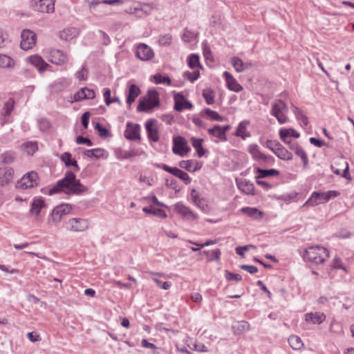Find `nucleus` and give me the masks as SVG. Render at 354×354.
Returning a JSON list of instances; mask_svg holds the SVG:
<instances>
[{
  "label": "nucleus",
  "mask_w": 354,
  "mask_h": 354,
  "mask_svg": "<svg viewBox=\"0 0 354 354\" xmlns=\"http://www.w3.org/2000/svg\"><path fill=\"white\" fill-rule=\"evenodd\" d=\"M154 82L156 84H166L167 85H170L171 83V80L169 76H164L160 73H157L153 76Z\"/></svg>",
  "instance_id": "49"
},
{
  "label": "nucleus",
  "mask_w": 354,
  "mask_h": 354,
  "mask_svg": "<svg viewBox=\"0 0 354 354\" xmlns=\"http://www.w3.org/2000/svg\"><path fill=\"white\" fill-rule=\"evenodd\" d=\"M95 97V94L93 89L84 87L80 88L76 93L74 94L73 100L71 102H80L86 99H93Z\"/></svg>",
  "instance_id": "17"
},
{
  "label": "nucleus",
  "mask_w": 354,
  "mask_h": 354,
  "mask_svg": "<svg viewBox=\"0 0 354 354\" xmlns=\"http://www.w3.org/2000/svg\"><path fill=\"white\" fill-rule=\"evenodd\" d=\"M326 317L324 313H308L305 315V321L307 322H310L313 324H320L326 320Z\"/></svg>",
  "instance_id": "23"
},
{
  "label": "nucleus",
  "mask_w": 354,
  "mask_h": 354,
  "mask_svg": "<svg viewBox=\"0 0 354 354\" xmlns=\"http://www.w3.org/2000/svg\"><path fill=\"white\" fill-rule=\"evenodd\" d=\"M94 128L96 131H97L99 136L101 138H106L109 136V130L102 126L99 122H96L94 125Z\"/></svg>",
  "instance_id": "55"
},
{
  "label": "nucleus",
  "mask_w": 354,
  "mask_h": 354,
  "mask_svg": "<svg viewBox=\"0 0 354 354\" xmlns=\"http://www.w3.org/2000/svg\"><path fill=\"white\" fill-rule=\"evenodd\" d=\"M340 193L338 191L335 190H330L326 192H314L304 203V206H316L319 203L328 202L331 198H335Z\"/></svg>",
  "instance_id": "3"
},
{
  "label": "nucleus",
  "mask_w": 354,
  "mask_h": 354,
  "mask_svg": "<svg viewBox=\"0 0 354 354\" xmlns=\"http://www.w3.org/2000/svg\"><path fill=\"white\" fill-rule=\"evenodd\" d=\"M225 277L227 281H241L242 280V277L239 274L233 273L229 270L225 271Z\"/></svg>",
  "instance_id": "58"
},
{
  "label": "nucleus",
  "mask_w": 354,
  "mask_h": 354,
  "mask_svg": "<svg viewBox=\"0 0 354 354\" xmlns=\"http://www.w3.org/2000/svg\"><path fill=\"white\" fill-rule=\"evenodd\" d=\"M154 122V120H147L145 123V128L149 140L156 142L159 140V133L158 129L153 127Z\"/></svg>",
  "instance_id": "21"
},
{
  "label": "nucleus",
  "mask_w": 354,
  "mask_h": 354,
  "mask_svg": "<svg viewBox=\"0 0 354 354\" xmlns=\"http://www.w3.org/2000/svg\"><path fill=\"white\" fill-rule=\"evenodd\" d=\"M231 64L234 68L235 71L239 73L243 72L248 68L246 64H244L243 61L237 57H233L231 59Z\"/></svg>",
  "instance_id": "41"
},
{
  "label": "nucleus",
  "mask_w": 354,
  "mask_h": 354,
  "mask_svg": "<svg viewBox=\"0 0 354 354\" xmlns=\"http://www.w3.org/2000/svg\"><path fill=\"white\" fill-rule=\"evenodd\" d=\"M158 167L162 169L165 171L170 173L171 174L174 175L176 177L180 169L177 167H171L166 164H160L158 165Z\"/></svg>",
  "instance_id": "59"
},
{
  "label": "nucleus",
  "mask_w": 354,
  "mask_h": 354,
  "mask_svg": "<svg viewBox=\"0 0 354 354\" xmlns=\"http://www.w3.org/2000/svg\"><path fill=\"white\" fill-rule=\"evenodd\" d=\"M248 151L252 155V158L261 165H272L274 162V157L261 153L256 144L250 145Z\"/></svg>",
  "instance_id": "6"
},
{
  "label": "nucleus",
  "mask_w": 354,
  "mask_h": 354,
  "mask_svg": "<svg viewBox=\"0 0 354 354\" xmlns=\"http://www.w3.org/2000/svg\"><path fill=\"white\" fill-rule=\"evenodd\" d=\"M288 343L290 346L292 347V348L294 350H299L304 346V344L301 338L297 335H291L288 338Z\"/></svg>",
  "instance_id": "43"
},
{
  "label": "nucleus",
  "mask_w": 354,
  "mask_h": 354,
  "mask_svg": "<svg viewBox=\"0 0 354 354\" xmlns=\"http://www.w3.org/2000/svg\"><path fill=\"white\" fill-rule=\"evenodd\" d=\"M232 328L235 335L242 334L250 330V324L246 321L236 322Z\"/></svg>",
  "instance_id": "32"
},
{
  "label": "nucleus",
  "mask_w": 354,
  "mask_h": 354,
  "mask_svg": "<svg viewBox=\"0 0 354 354\" xmlns=\"http://www.w3.org/2000/svg\"><path fill=\"white\" fill-rule=\"evenodd\" d=\"M241 212L255 220L261 219L263 215V213L256 207H244L241 209Z\"/></svg>",
  "instance_id": "29"
},
{
  "label": "nucleus",
  "mask_w": 354,
  "mask_h": 354,
  "mask_svg": "<svg viewBox=\"0 0 354 354\" xmlns=\"http://www.w3.org/2000/svg\"><path fill=\"white\" fill-rule=\"evenodd\" d=\"M60 160L64 163L65 166L67 168L71 167H73L75 169V171H80V167L77 164V162L75 159L72 158V155L69 152H64L60 156Z\"/></svg>",
  "instance_id": "24"
},
{
  "label": "nucleus",
  "mask_w": 354,
  "mask_h": 354,
  "mask_svg": "<svg viewBox=\"0 0 354 354\" xmlns=\"http://www.w3.org/2000/svg\"><path fill=\"white\" fill-rule=\"evenodd\" d=\"M197 35L198 33H196L186 28L184 30L182 39L186 42H189L196 38Z\"/></svg>",
  "instance_id": "52"
},
{
  "label": "nucleus",
  "mask_w": 354,
  "mask_h": 354,
  "mask_svg": "<svg viewBox=\"0 0 354 354\" xmlns=\"http://www.w3.org/2000/svg\"><path fill=\"white\" fill-rule=\"evenodd\" d=\"M104 153V149L101 148H95L92 149H85L84 154L88 158H99L103 157Z\"/></svg>",
  "instance_id": "39"
},
{
  "label": "nucleus",
  "mask_w": 354,
  "mask_h": 354,
  "mask_svg": "<svg viewBox=\"0 0 354 354\" xmlns=\"http://www.w3.org/2000/svg\"><path fill=\"white\" fill-rule=\"evenodd\" d=\"M136 57L142 61H148L154 56L153 50L145 44H140L136 50Z\"/></svg>",
  "instance_id": "14"
},
{
  "label": "nucleus",
  "mask_w": 354,
  "mask_h": 354,
  "mask_svg": "<svg viewBox=\"0 0 354 354\" xmlns=\"http://www.w3.org/2000/svg\"><path fill=\"white\" fill-rule=\"evenodd\" d=\"M142 211L146 214H153L160 218H165L167 217V213L161 209H151L146 207L142 209Z\"/></svg>",
  "instance_id": "47"
},
{
  "label": "nucleus",
  "mask_w": 354,
  "mask_h": 354,
  "mask_svg": "<svg viewBox=\"0 0 354 354\" xmlns=\"http://www.w3.org/2000/svg\"><path fill=\"white\" fill-rule=\"evenodd\" d=\"M79 34L78 30L74 27L64 29L60 32V38L64 40H71Z\"/></svg>",
  "instance_id": "34"
},
{
  "label": "nucleus",
  "mask_w": 354,
  "mask_h": 354,
  "mask_svg": "<svg viewBox=\"0 0 354 354\" xmlns=\"http://www.w3.org/2000/svg\"><path fill=\"white\" fill-rule=\"evenodd\" d=\"M288 111L287 104L282 100H277L272 104L270 113L275 117L281 124L287 123L288 118L286 113Z\"/></svg>",
  "instance_id": "4"
},
{
  "label": "nucleus",
  "mask_w": 354,
  "mask_h": 354,
  "mask_svg": "<svg viewBox=\"0 0 354 354\" xmlns=\"http://www.w3.org/2000/svg\"><path fill=\"white\" fill-rule=\"evenodd\" d=\"M14 65L15 61L12 58L4 54L0 55V68H10Z\"/></svg>",
  "instance_id": "45"
},
{
  "label": "nucleus",
  "mask_w": 354,
  "mask_h": 354,
  "mask_svg": "<svg viewBox=\"0 0 354 354\" xmlns=\"http://www.w3.org/2000/svg\"><path fill=\"white\" fill-rule=\"evenodd\" d=\"M24 147L29 154H32L38 149L37 143L33 142H26L24 144Z\"/></svg>",
  "instance_id": "61"
},
{
  "label": "nucleus",
  "mask_w": 354,
  "mask_h": 354,
  "mask_svg": "<svg viewBox=\"0 0 354 354\" xmlns=\"http://www.w3.org/2000/svg\"><path fill=\"white\" fill-rule=\"evenodd\" d=\"M124 136L128 140H140L141 139L140 124L128 122L124 133Z\"/></svg>",
  "instance_id": "12"
},
{
  "label": "nucleus",
  "mask_w": 354,
  "mask_h": 354,
  "mask_svg": "<svg viewBox=\"0 0 354 354\" xmlns=\"http://www.w3.org/2000/svg\"><path fill=\"white\" fill-rule=\"evenodd\" d=\"M172 151L174 154L180 156H185L190 151V147L187 145L186 139L183 136H177L173 140Z\"/></svg>",
  "instance_id": "8"
},
{
  "label": "nucleus",
  "mask_w": 354,
  "mask_h": 354,
  "mask_svg": "<svg viewBox=\"0 0 354 354\" xmlns=\"http://www.w3.org/2000/svg\"><path fill=\"white\" fill-rule=\"evenodd\" d=\"M14 100L11 98H10L4 104V106H3V113H2V115L4 116V117H6V116H9L10 115V113H12V111H13L14 109Z\"/></svg>",
  "instance_id": "50"
},
{
  "label": "nucleus",
  "mask_w": 354,
  "mask_h": 354,
  "mask_svg": "<svg viewBox=\"0 0 354 354\" xmlns=\"http://www.w3.org/2000/svg\"><path fill=\"white\" fill-rule=\"evenodd\" d=\"M71 84V81L65 77H62L54 82L51 85V91L59 93L67 88Z\"/></svg>",
  "instance_id": "22"
},
{
  "label": "nucleus",
  "mask_w": 354,
  "mask_h": 354,
  "mask_svg": "<svg viewBox=\"0 0 354 354\" xmlns=\"http://www.w3.org/2000/svg\"><path fill=\"white\" fill-rule=\"evenodd\" d=\"M288 130H279V137L280 139L288 146L289 149L294 151L299 147V145L297 141H293L291 138H288Z\"/></svg>",
  "instance_id": "27"
},
{
  "label": "nucleus",
  "mask_w": 354,
  "mask_h": 354,
  "mask_svg": "<svg viewBox=\"0 0 354 354\" xmlns=\"http://www.w3.org/2000/svg\"><path fill=\"white\" fill-rule=\"evenodd\" d=\"M201 113L207 115L211 120L215 121L222 122L224 119L223 117L220 115L216 111H212L209 108L203 109Z\"/></svg>",
  "instance_id": "44"
},
{
  "label": "nucleus",
  "mask_w": 354,
  "mask_h": 354,
  "mask_svg": "<svg viewBox=\"0 0 354 354\" xmlns=\"http://www.w3.org/2000/svg\"><path fill=\"white\" fill-rule=\"evenodd\" d=\"M174 109L176 111L181 112L184 109H192L194 107L192 103L185 99L181 93H176L174 95Z\"/></svg>",
  "instance_id": "13"
},
{
  "label": "nucleus",
  "mask_w": 354,
  "mask_h": 354,
  "mask_svg": "<svg viewBox=\"0 0 354 354\" xmlns=\"http://www.w3.org/2000/svg\"><path fill=\"white\" fill-rule=\"evenodd\" d=\"M292 111L295 115L297 120L301 121L304 124V125L307 126L308 124L307 116L305 115L302 111L297 106L292 105Z\"/></svg>",
  "instance_id": "46"
},
{
  "label": "nucleus",
  "mask_w": 354,
  "mask_h": 354,
  "mask_svg": "<svg viewBox=\"0 0 354 354\" xmlns=\"http://www.w3.org/2000/svg\"><path fill=\"white\" fill-rule=\"evenodd\" d=\"M294 152L297 156L301 158L304 166L306 167L308 163V158L306 151L299 145V147H297V149L294 151Z\"/></svg>",
  "instance_id": "51"
},
{
  "label": "nucleus",
  "mask_w": 354,
  "mask_h": 354,
  "mask_svg": "<svg viewBox=\"0 0 354 354\" xmlns=\"http://www.w3.org/2000/svg\"><path fill=\"white\" fill-rule=\"evenodd\" d=\"M172 36L170 34L160 35L158 44L160 46H169L171 43Z\"/></svg>",
  "instance_id": "57"
},
{
  "label": "nucleus",
  "mask_w": 354,
  "mask_h": 354,
  "mask_svg": "<svg viewBox=\"0 0 354 354\" xmlns=\"http://www.w3.org/2000/svg\"><path fill=\"white\" fill-rule=\"evenodd\" d=\"M203 54L205 59L214 62V58L212 54L210 47L208 46L207 41H204L202 43Z\"/></svg>",
  "instance_id": "48"
},
{
  "label": "nucleus",
  "mask_w": 354,
  "mask_h": 354,
  "mask_svg": "<svg viewBox=\"0 0 354 354\" xmlns=\"http://www.w3.org/2000/svg\"><path fill=\"white\" fill-rule=\"evenodd\" d=\"M10 42L8 34L0 29V48L7 47Z\"/></svg>",
  "instance_id": "53"
},
{
  "label": "nucleus",
  "mask_w": 354,
  "mask_h": 354,
  "mask_svg": "<svg viewBox=\"0 0 354 354\" xmlns=\"http://www.w3.org/2000/svg\"><path fill=\"white\" fill-rule=\"evenodd\" d=\"M147 95L149 97V100L146 98L140 100L137 106V111L138 112H147L160 105L158 91L156 90H149Z\"/></svg>",
  "instance_id": "5"
},
{
  "label": "nucleus",
  "mask_w": 354,
  "mask_h": 354,
  "mask_svg": "<svg viewBox=\"0 0 354 354\" xmlns=\"http://www.w3.org/2000/svg\"><path fill=\"white\" fill-rule=\"evenodd\" d=\"M15 171L12 167L0 168V187L10 184L13 178Z\"/></svg>",
  "instance_id": "16"
},
{
  "label": "nucleus",
  "mask_w": 354,
  "mask_h": 354,
  "mask_svg": "<svg viewBox=\"0 0 354 354\" xmlns=\"http://www.w3.org/2000/svg\"><path fill=\"white\" fill-rule=\"evenodd\" d=\"M190 195L193 203L200 209L205 210L207 207L205 198L201 197L200 194L195 189L191 190Z\"/></svg>",
  "instance_id": "31"
},
{
  "label": "nucleus",
  "mask_w": 354,
  "mask_h": 354,
  "mask_svg": "<svg viewBox=\"0 0 354 354\" xmlns=\"http://www.w3.org/2000/svg\"><path fill=\"white\" fill-rule=\"evenodd\" d=\"M203 254H205L208 261H212L216 260L218 261L221 258V252L218 248L212 250H204Z\"/></svg>",
  "instance_id": "42"
},
{
  "label": "nucleus",
  "mask_w": 354,
  "mask_h": 354,
  "mask_svg": "<svg viewBox=\"0 0 354 354\" xmlns=\"http://www.w3.org/2000/svg\"><path fill=\"white\" fill-rule=\"evenodd\" d=\"M274 154L281 160H290L292 159V154L288 151L281 144L274 151Z\"/></svg>",
  "instance_id": "36"
},
{
  "label": "nucleus",
  "mask_w": 354,
  "mask_h": 354,
  "mask_svg": "<svg viewBox=\"0 0 354 354\" xmlns=\"http://www.w3.org/2000/svg\"><path fill=\"white\" fill-rule=\"evenodd\" d=\"M175 211L187 218L195 220L197 218V215L194 214L188 207L183 205L182 203L178 202L174 205Z\"/></svg>",
  "instance_id": "20"
},
{
  "label": "nucleus",
  "mask_w": 354,
  "mask_h": 354,
  "mask_svg": "<svg viewBox=\"0 0 354 354\" xmlns=\"http://www.w3.org/2000/svg\"><path fill=\"white\" fill-rule=\"evenodd\" d=\"M48 61L57 65H62L66 62V55L60 50L54 49L50 52Z\"/></svg>",
  "instance_id": "18"
},
{
  "label": "nucleus",
  "mask_w": 354,
  "mask_h": 354,
  "mask_svg": "<svg viewBox=\"0 0 354 354\" xmlns=\"http://www.w3.org/2000/svg\"><path fill=\"white\" fill-rule=\"evenodd\" d=\"M140 93L141 91L136 84H131L127 95V104L130 106Z\"/></svg>",
  "instance_id": "25"
},
{
  "label": "nucleus",
  "mask_w": 354,
  "mask_h": 354,
  "mask_svg": "<svg viewBox=\"0 0 354 354\" xmlns=\"http://www.w3.org/2000/svg\"><path fill=\"white\" fill-rule=\"evenodd\" d=\"M183 77L189 80L191 82H194L200 77V73L198 71H195L194 72L186 71L183 73Z\"/></svg>",
  "instance_id": "56"
},
{
  "label": "nucleus",
  "mask_w": 354,
  "mask_h": 354,
  "mask_svg": "<svg viewBox=\"0 0 354 354\" xmlns=\"http://www.w3.org/2000/svg\"><path fill=\"white\" fill-rule=\"evenodd\" d=\"M203 97L207 104H212L214 102V92L211 89L204 90L203 91Z\"/></svg>",
  "instance_id": "54"
},
{
  "label": "nucleus",
  "mask_w": 354,
  "mask_h": 354,
  "mask_svg": "<svg viewBox=\"0 0 354 354\" xmlns=\"http://www.w3.org/2000/svg\"><path fill=\"white\" fill-rule=\"evenodd\" d=\"M239 189L248 195H254V185L250 181L246 180L237 182Z\"/></svg>",
  "instance_id": "30"
},
{
  "label": "nucleus",
  "mask_w": 354,
  "mask_h": 354,
  "mask_svg": "<svg viewBox=\"0 0 354 354\" xmlns=\"http://www.w3.org/2000/svg\"><path fill=\"white\" fill-rule=\"evenodd\" d=\"M15 160V153L12 151H6L0 154V163L7 165L12 163Z\"/></svg>",
  "instance_id": "38"
},
{
  "label": "nucleus",
  "mask_w": 354,
  "mask_h": 354,
  "mask_svg": "<svg viewBox=\"0 0 354 354\" xmlns=\"http://www.w3.org/2000/svg\"><path fill=\"white\" fill-rule=\"evenodd\" d=\"M71 206L68 204H62L55 207L51 212V218L53 222L58 223L62 219V216L68 214L71 210Z\"/></svg>",
  "instance_id": "15"
},
{
  "label": "nucleus",
  "mask_w": 354,
  "mask_h": 354,
  "mask_svg": "<svg viewBox=\"0 0 354 354\" xmlns=\"http://www.w3.org/2000/svg\"><path fill=\"white\" fill-rule=\"evenodd\" d=\"M329 257L328 250L319 245L310 246L304 250L303 259L305 261H308L318 265L325 262Z\"/></svg>",
  "instance_id": "2"
},
{
  "label": "nucleus",
  "mask_w": 354,
  "mask_h": 354,
  "mask_svg": "<svg viewBox=\"0 0 354 354\" xmlns=\"http://www.w3.org/2000/svg\"><path fill=\"white\" fill-rule=\"evenodd\" d=\"M30 62L37 67L39 71H45L49 65L44 62V60L38 55H33L30 57Z\"/></svg>",
  "instance_id": "33"
},
{
  "label": "nucleus",
  "mask_w": 354,
  "mask_h": 354,
  "mask_svg": "<svg viewBox=\"0 0 354 354\" xmlns=\"http://www.w3.org/2000/svg\"><path fill=\"white\" fill-rule=\"evenodd\" d=\"M191 143L193 147L196 149L198 157L201 158L206 152V150L203 147V139L192 137Z\"/></svg>",
  "instance_id": "35"
},
{
  "label": "nucleus",
  "mask_w": 354,
  "mask_h": 354,
  "mask_svg": "<svg viewBox=\"0 0 354 354\" xmlns=\"http://www.w3.org/2000/svg\"><path fill=\"white\" fill-rule=\"evenodd\" d=\"M280 145L281 144L277 140H268L264 146L274 153V151H277V149L279 147Z\"/></svg>",
  "instance_id": "60"
},
{
  "label": "nucleus",
  "mask_w": 354,
  "mask_h": 354,
  "mask_svg": "<svg viewBox=\"0 0 354 354\" xmlns=\"http://www.w3.org/2000/svg\"><path fill=\"white\" fill-rule=\"evenodd\" d=\"M176 177L183 180L185 185H189L192 181L189 176L185 171L181 169L179 170Z\"/></svg>",
  "instance_id": "62"
},
{
  "label": "nucleus",
  "mask_w": 354,
  "mask_h": 354,
  "mask_svg": "<svg viewBox=\"0 0 354 354\" xmlns=\"http://www.w3.org/2000/svg\"><path fill=\"white\" fill-rule=\"evenodd\" d=\"M38 184L39 177L37 173L31 171L24 174L21 178L17 181L16 187L21 189H26L36 187Z\"/></svg>",
  "instance_id": "7"
},
{
  "label": "nucleus",
  "mask_w": 354,
  "mask_h": 354,
  "mask_svg": "<svg viewBox=\"0 0 354 354\" xmlns=\"http://www.w3.org/2000/svg\"><path fill=\"white\" fill-rule=\"evenodd\" d=\"M249 123L250 122L248 120L241 121L239 124L234 135L236 137H241L243 140L250 137V133L246 131L247 126L249 124Z\"/></svg>",
  "instance_id": "28"
},
{
  "label": "nucleus",
  "mask_w": 354,
  "mask_h": 354,
  "mask_svg": "<svg viewBox=\"0 0 354 354\" xmlns=\"http://www.w3.org/2000/svg\"><path fill=\"white\" fill-rule=\"evenodd\" d=\"M88 221L81 218H71L66 223L67 230L76 232H84L88 228Z\"/></svg>",
  "instance_id": "9"
},
{
  "label": "nucleus",
  "mask_w": 354,
  "mask_h": 354,
  "mask_svg": "<svg viewBox=\"0 0 354 354\" xmlns=\"http://www.w3.org/2000/svg\"><path fill=\"white\" fill-rule=\"evenodd\" d=\"M187 64L188 66L192 69H194L196 68H203V66L199 61V56L196 54L193 53L188 57Z\"/></svg>",
  "instance_id": "40"
},
{
  "label": "nucleus",
  "mask_w": 354,
  "mask_h": 354,
  "mask_svg": "<svg viewBox=\"0 0 354 354\" xmlns=\"http://www.w3.org/2000/svg\"><path fill=\"white\" fill-rule=\"evenodd\" d=\"M194 161L192 160H181L179 162V166L188 171L192 172V166Z\"/></svg>",
  "instance_id": "63"
},
{
  "label": "nucleus",
  "mask_w": 354,
  "mask_h": 354,
  "mask_svg": "<svg viewBox=\"0 0 354 354\" xmlns=\"http://www.w3.org/2000/svg\"><path fill=\"white\" fill-rule=\"evenodd\" d=\"M257 173L258 176L256 178H263L270 176H278L279 174V171L275 169H264L261 168H257Z\"/></svg>",
  "instance_id": "37"
},
{
  "label": "nucleus",
  "mask_w": 354,
  "mask_h": 354,
  "mask_svg": "<svg viewBox=\"0 0 354 354\" xmlns=\"http://www.w3.org/2000/svg\"><path fill=\"white\" fill-rule=\"evenodd\" d=\"M31 7L37 12H53L55 10V0H32Z\"/></svg>",
  "instance_id": "11"
},
{
  "label": "nucleus",
  "mask_w": 354,
  "mask_h": 354,
  "mask_svg": "<svg viewBox=\"0 0 354 354\" xmlns=\"http://www.w3.org/2000/svg\"><path fill=\"white\" fill-rule=\"evenodd\" d=\"M152 280L159 288L163 290H168L170 288L171 286V283L170 281L162 282V281L158 279L157 278H153Z\"/></svg>",
  "instance_id": "64"
},
{
  "label": "nucleus",
  "mask_w": 354,
  "mask_h": 354,
  "mask_svg": "<svg viewBox=\"0 0 354 354\" xmlns=\"http://www.w3.org/2000/svg\"><path fill=\"white\" fill-rule=\"evenodd\" d=\"M88 191V188L82 185L80 180L76 178L73 171H67L64 177L58 180L56 184L49 189L48 194L53 195L64 192L68 195H80Z\"/></svg>",
  "instance_id": "1"
},
{
  "label": "nucleus",
  "mask_w": 354,
  "mask_h": 354,
  "mask_svg": "<svg viewBox=\"0 0 354 354\" xmlns=\"http://www.w3.org/2000/svg\"><path fill=\"white\" fill-rule=\"evenodd\" d=\"M46 207L44 200L40 198H34L31 203V207L30 209V213L38 216L41 210Z\"/></svg>",
  "instance_id": "26"
},
{
  "label": "nucleus",
  "mask_w": 354,
  "mask_h": 354,
  "mask_svg": "<svg viewBox=\"0 0 354 354\" xmlns=\"http://www.w3.org/2000/svg\"><path fill=\"white\" fill-rule=\"evenodd\" d=\"M20 46L24 50L31 49L36 44L37 35L30 30H24L21 34Z\"/></svg>",
  "instance_id": "10"
},
{
  "label": "nucleus",
  "mask_w": 354,
  "mask_h": 354,
  "mask_svg": "<svg viewBox=\"0 0 354 354\" xmlns=\"http://www.w3.org/2000/svg\"><path fill=\"white\" fill-rule=\"evenodd\" d=\"M223 76L229 90L237 93L243 90L242 86L237 82L236 80L229 72L225 71Z\"/></svg>",
  "instance_id": "19"
}]
</instances>
